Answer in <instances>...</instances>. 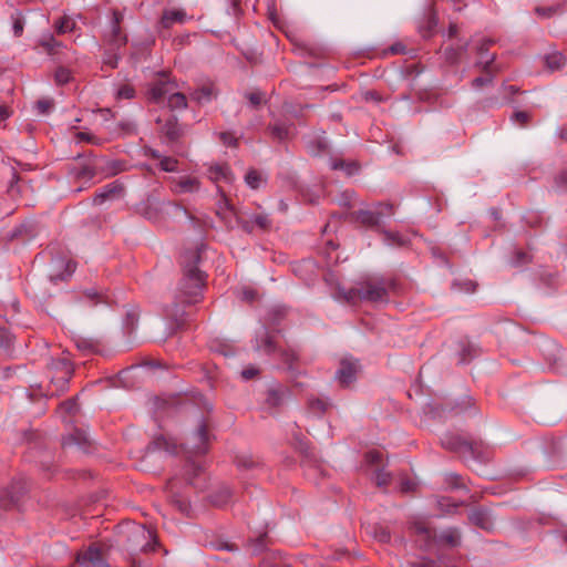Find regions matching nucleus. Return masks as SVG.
Returning <instances> with one entry per match:
<instances>
[{
    "instance_id": "nucleus-1",
    "label": "nucleus",
    "mask_w": 567,
    "mask_h": 567,
    "mask_svg": "<svg viewBox=\"0 0 567 567\" xmlns=\"http://www.w3.org/2000/svg\"><path fill=\"white\" fill-rule=\"evenodd\" d=\"M202 248L186 250L181 257L183 277L175 296V308L179 305L192 306L202 300L203 289L206 285V276L199 270Z\"/></svg>"
},
{
    "instance_id": "nucleus-2",
    "label": "nucleus",
    "mask_w": 567,
    "mask_h": 567,
    "mask_svg": "<svg viewBox=\"0 0 567 567\" xmlns=\"http://www.w3.org/2000/svg\"><path fill=\"white\" fill-rule=\"evenodd\" d=\"M74 373V365L68 353L63 352L61 357L53 358L47 365V377L49 384L43 390L41 384L31 385L28 391L30 401L38 398H54L65 393L69 383Z\"/></svg>"
},
{
    "instance_id": "nucleus-3",
    "label": "nucleus",
    "mask_w": 567,
    "mask_h": 567,
    "mask_svg": "<svg viewBox=\"0 0 567 567\" xmlns=\"http://www.w3.org/2000/svg\"><path fill=\"white\" fill-rule=\"evenodd\" d=\"M396 282L393 279L368 278L357 282L348 290L338 288L337 298L348 303L357 301L386 302L389 300V290H394Z\"/></svg>"
},
{
    "instance_id": "nucleus-4",
    "label": "nucleus",
    "mask_w": 567,
    "mask_h": 567,
    "mask_svg": "<svg viewBox=\"0 0 567 567\" xmlns=\"http://www.w3.org/2000/svg\"><path fill=\"white\" fill-rule=\"evenodd\" d=\"M441 445L462 457H472L487 462L491 457L489 447L481 440H467L457 433H446L441 439Z\"/></svg>"
},
{
    "instance_id": "nucleus-5",
    "label": "nucleus",
    "mask_w": 567,
    "mask_h": 567,
    "mask_svg": "<svg viewBox=\"0 0 567 567\" xmlns=\"http://www.w3.org/2000/svg\"><path fill=\"white\" fill-rule=\"evenodd\" d=\"M395 207L391 203L379 202L371 208L358 209L349 214V220L359 227L381 231L384 218L393 216Z\"/></svg>"
},
{
    "instance_id": "nucleus-6",
    "label": "nucleus",
    "mask_w": 567,
    "mask_h": 567,
    "mask_svg": "<svg viewBox=\"0 0 567 567\" xmlns=\"http://www.w3.org/2000/svg\"><path fill=\"white\" fill-rule=\"evenodd\" d=\"M73 567H110L104 557V549L94 543L76 554Z\"/></svg>"
},
{
    "instance_id": "nucleus-7",
    "label": "nucleus",
    "mask_w": 567,
    "mask_h": 567,
    "mask_svg": "<svg viewBox=\"0 0 567 567\" xmlns=\"http://www.w3.org/2000/svg\"><path fill=\"white\" fill-rule=\"evenodd\" d=\"M156 123L161 125L159 132L171 146L177 145L186 133V126L179 124L175 115H169L165 120L158 117Z\"/></svg>"
},
{
    "instance_id": "nucleus-8",
    "label": "nucleus",
    "mask_w": 567,
    "mask_h": 567,
    "mask_svg": "<svg viewBox=\"0 0 567 567\" xmlns=\"http://www.w3.org/2000/svg\"><path fill=\"white\" fill-rule=\"evenodd\" d=\"M97 173L99 163L89 162L80 165H73L70 168V174L76 183L81 184L76 192H81L85 187H89L91 185V181Z\"/></svg>"
},
{
    "instance_id": "nucleus-9",
    "label": "nucleus",
    "mask_w": 567,
    "mask_h": 567,
    "mask_svg": "<svg viewBox=\"0 0 567 567\" xmlns=\"http://www.w3.org/2000/svg\"><path fill=\"white\" fill-rule=\"evenodd\" d=\"M176 89L177 84L175 81L171 80L167 74H161L159 79L148 90V100L154 103H161Z\"/></svg>"
},
{
    "instance_id": "nucleus-10",
    "label": "nucleus",
    "mask_w": 567,
    "mask_h": 567,
    "mask_svg": "<svg viewBox=\"0 0 567 567\" xmlns=\"http://www.w3.org/2000/svg\"><path fill=\"white\" fill-rule=\"evenodd\" d=\"M359 363L357 360L343 359L340 362V367L336 372V379L341 386L347 388L354 382L359 372Z\"/></svg>"
},
{
    "instance_id": "nucleus-11",
    "label": "nucleus",
    "mask_w": 567,
    "mask_h": 567,
    "mask_svg": "<svg viewBox=\"0 0 567 567\" xmlns=\"http://www.w3.org/2000/svg\"><path fill=\"white\" fill-rule=\"evenodd\" d=\"M410 530L416 536V542L422 549L427 550L432 545L436 544L437 535L424 522L412 523Z\"/></svg>"
},
{
    "instance_id": "nucleus-12",
    "label": "nucleus",
    "mask_w": 567,
    "mask_h": 567,
    "mask_svg": "<svg viewBox=\"0 0 567 567\" xmlns=\"http://www.w3.org/2000/svg\"><path fill=\"white\" fill-rule=\"evenodd\" d=\"M209 445V433L208 426L205 421H202L198 425L196 433L194 434V444L192 445V453L196 455H203L208 452Z\"/></svg>"
},
{
    "instance_id": "nucleus-13",
    "label": "nucleus",
    "mask_w": 567,
    "mask_h": 567,
    "mask_svg": "<svg viewBox=\"0 0 567 567\" xmlns=\"http://www.w3.org/2000/svg\"><path fill=\"white\" fill-rule=\"evenodd\" d=\"M439 23V16L434 8H429L419 22L417 29L422 38L429 39L434 34Z\"/></svg>"
},
{
    "instance_id": "nucleus-14",
    "label": "nucleus",
    "mask_w": 567,
    "mask_h": 567,
    "mask_svg": "<svg viewBox=\"0 0 567 567\" xmlns=\"http://www.w3.org/2000/svg\"><path fill=\"white\" fill-rule=\"evenodd\" d=\"M207 177L214 183L231 184L234 182V174L226 163L210 165L207 169Z\"/></svg>"
},
{
    "instance_id": "nucleus-15",
    "label": "nucleus",
    "mask_w": 567,
    "mask_h": 567,
    "mask_svg": "<svg viewBox=\"0 0 567 567\" xmlns=\"http://www.w3.org/2000/svg\"><path fill=\"white\" fill-rule=\"evenodd\" d=\"M122 192V184H120L118 182L110 183L95 193L92 204L100 206L104 204L106 200L118 196Z\"/></svg>"
},
{
    "instance_id": "nucleus-16",
    "label": "nucleus",
    "mask_w": 567,
    "mask_h": 567,
    "mask_svg": "<svg viewBox=\"0 0 567 567\" xmlns=\"http://www.w3.org/2000/svg\"><path fill=\"white\" fill-rule=\"evenodd\" d=\"M468 520L475 525L476 527L485 530L493 532L494 530V522L486 509L475 508L468 515Z\"/></svg>"
},
{
    "instance_id": "nucleus-17",
    "label": "nucleus",
    "mask_w": 567,
    "mask_h": 567,
    "mask_svg": "<svg viewBox=\"0 0 567 567\" xmlns=\"http://www.w3.org/2000/svg\"><path fill=\"white\" fill-rule=\"evenodd\" d=\"M146 156L159 161L158 166L163 172H176L178 169V161L172 156H162L157 150L146 146L144 148Z\"/></svg>"
},
{
    "instance_id": "nucleus-18",
    "label": "nucleus",
    "mask_w": 567,
    "mask_h": 567,
    "mask_svg": "<svg viewBox=\"0 0 567 567\" xmlns=\"http://www.w3.org/2000/svg\"><path fill=\"white\" fill-rule=\"evenodd\" d=\"M199 179L192 176H182L177 179H174L171 186L175 194L195 193L199 189Z\"/></svg>"
},
{
    "instance_id": "nucleus-19",
    "label": "nucleus",
    "mask_w": 567,
    "mask_h": 567,
    "mask_svg": "<svg viewBox=\"0 0 567 567\" xmlns=\"http://www.w3.org/2000/svg\"><path fill=\"white\" fill-rule=\"evenodd\" d=\"M74 344L83 354H96L102 351V343L100 340L83 336L73 338Z\"/></svg>"
},
{
    "instance_id": "nucleus-20",
    "label": "nucleus",
    "mask_w": 567,
    "mask_h": 567,
    "mask_svg": "<svg viewBox=\"0 0 567 567\" xmlns=\"http://www.w3.org/2000/svg\"><path fill=\"white\" fill-rule=\"evenodd\" d=\"M187 14L183 9H165L159 20L162 29H169L174 23L183 24Z\"/></svg>"
},
{
    "instance_id": "nucleus-21",
    "label": "nucleus",
    "mask_w": 567,
    "mask_h": 567,
    "mask_svg": "<svg viewBox=\"0 0 567 567\" xmlns=\"http://www.w3.org/2000/svg\"><path fill=\"white\" fill-rule=\"evenodd\" d=\"M289 395L290 390L286 386L278 385L271 388L267 392L266 404L269 408H280Z\"/></svg>"
},
{
    "instance_id": "nucleus-22",
    "label": "nucleus",
    "mask_w": 567,
    "mask_h": 567,
    "mask_svg": "<svg viewBox=\"0 0 567 567\" xmlns=\"http://www.w3.org/2000/svg\"><path fill=\"white\" fill-rule=\"evenodd\" d=\"M291 42L301 55H309L313 58L323 56V49L309 40L291 39Z\"/></svg>"
},
{
    "instance_id": "nucleus-23",
    "label": "nucleus",
    "mask_w": 567,
    "mask_h": 567,
    "mask_svg": "<svg viewBox=\"0 0 567 567\" xmlns=\"http://www.w3.org/2000/svg\"><path fill=\"white\" fill-rule=\"evenodd\" d=\"M257 350H261L267 354L279 353L281 348L279 347L276 336L271 332H265L260 340L257 341Z\"/></svg>"
},
{
    "instance_id": "nucleus-24",
    "label": "nucleus",
    "mask_w": 567,
    "mask_h": 567,
    "mask_svg": "<svg viewBox=\"0 0 567 567\" xmlns=\"http://www.w3.org/2000/svg\"><path fill=\"white\" fill-rule=\"evenodd\" d=\"M436 544H444L449 547H457L461 545V533L456 527H449L444 529L436 537Z\"/></svg>"
},
{
    "instance_id": "nucleus-25",
    "label": "nucleus",
    "mask_w": 567,
    "mask_h": 567,
    "mask_svg": "<svg viewBox=\"0 0 567 567\" xmlns=\"http://www.w3.org/2000/svg\"><path fill=\"white\" fill-rule=\"evenodd\" d=\"M217 96V90L213 83L204 84L192 93V99L199 104L210 102Z\"/></svg>"
},
{
    "instance_id": "nucleus-26",
    "label": "nucleus",
    "mask_w": 567,
    "mask_h": 567,
    "mask_svg": "<svg viewBox=\"0 0 567 567\" xmlns=\"http://www.w3.org/2000/svg\"><path fill=\"white\" fill-rule=\"evenodd\" d=\"M25 491L27 488L24 482H13L11 489L6 492L8 499L1 501V506L7 508L14 505L19 501L20 496L25 493Z\"/></svg>"
},
{
    "instance_id": "nucleus-27",
    "label": "nucleus",
    "mask_w": 567,
    "mask_h": 567,
    "mask_svg": "<svg viewBox=\"0 0 567 567\" xmlns=\"http://www.w3.org/2000/svg\"><path fill=\"white\" fill-rule=\"evenodd\" d=\"M279 354L282 362L287 365L289 371L298 372V369L300 367V358L296 350L291 348L281 349Z\"/></svg>"
},
{
    "instance_id": "nucleus-28",
    "label": "nucleus",
    "mask_w": 567,
    "mask_h": 567,
    "mask_svg": "<svg viewBox=\"0 0 567 567\" xmlns=\"http://www.w3.org/2000/svg\"><path fill=\"white\" fill-rule=\"evenodd\" d=\"M233 496V492L228 486H220L216 491L212 493L210 503L216 507H224L226 506Z\"/></svg>"
},
{
    "instance_id": "nucleus-29",
    "label": "nucleus",
    "mask_w": 567,
    "mask_h": 567,
    "mask_svg": "<svg viewBox=\"0 0 567 567\" xmlns=\"http://www.w3.org/2000/svg\"><path fill=\"white\" fill-rule=\"evenodd\" d=\"M153 446L156 450L165 451L171 454H178L183 450V445H177L175 440L165 436H158L153 441Z\"/></svg>"
},
{
    "instance_id": "nucleus-30",
    "label": "nucleus",
    "mask_w": 567,
    "mask_h": 567,
    "mask_svg": "<svg viewBox=\"0 0 567 567\" xmlns=\"http://www.w3.org/2000/svg\"><path fill=\"white\" fill-rule=\"evenodd\" d=\"M73 444L86 450L90 446V441L85 432L76 429L63 440V446H70Z\"/></svg>"
},
{
    "instance_id": "nucleus-31",
    "label": "nucleus",
    "mask_w": 567,
    "mask_h": 567,
    "mask_svg": "<svg viewBox=\"0 0 567 567\" xmlns=\"http://www.w3.org/2000/svg\"><path fill=\"white\" fill-rule=\"evenodd\" d=\"M203 474V467L194 462H187L185 465V475L188 484L196 488H204V484H197L196 478Z\"/></svg>"
},
{
    "instance_id": "nucleus-32",
    "label": "nucleus",
    "mask_w": 567,
    "mask_h": 567,
    "mask_svg": "<svg viewBox=\"0 0 567 567\" xmlns=\"http://www.w3.org/2000/svg\"><path fill=\"white\" fill-rule=\"evenodd\" d=\"M39 45L49 54L56 55L63 48V43L58 41L52 34L43 35L39 40Z\"/></svg>"
},
{
    "instance_id": "nucleus-33",
    "label": "nucleus",
    "mask_w": 567,
    "mask_h": 567,
    "mask_svg": "<svg viewBox=\"0 0 567 567\" xmlns=\"http://www.w3.org/2000/svg\"><path fill=\"white\" fill-rule=\"evenodd\" d=\"M307 404H308L309 411L316 415L324 414L331 406V403L329 402L328 399L316 398V396H309Z\"/></svg>"
},
{
    "instance_id": "nucleus-34",
    "label": "nucleus",
    "mask_w": 567,
    "mask_h": 567,
    "mask_svg": "<svg viewBox=\"0 0 567 567\" xmlns=\"http://www.w3.org/2000/svg\"><path fill=\"white\" fill-rule=\"evenodd\" d=\"M380 234L383 235L384 243L389 246L405 247L410 243L408 238H405L398 231H390L382 228Z\"/></svg>"
},
{
    "instance_id": "nucleus-35",
    "label": "nucleus",
    "mask_w": 567,
    "mask_h": 567,
    "mask_svg": "<svg viewBox=\"0 0 567 567\" xmlns=\"http://www.w3.org/2000/svg\"><path fill=\"white\" fill-rule=\"evenodd\" d=\"M126 169V164L123 161H107L104 165L99 164V172L105 176H114Z\"/></svg>"
},
{
    "instance_id": "nucleus-36",
    "label": "nucleus",
    "mask_w": 567,
    "mask_h": 567,
    "mask_svg": "<svg viewBox=\"0 0 567 567\" xmlns=\"http://www.w3.org/2000/svg\"><path fill=\"white\" fill-rule=\"evenodd\" d=\"M565 1L558 2L548 7H536L535 13L540 18H551L556 14H561L565 11Z\"/></svg>"
},
{
    "instance_id": "nucleus-37",
    "label": "nucleus",
    "mask_w": 567,
    "mask_h": 567,
    "mask_svg": "<svg viewBox=\"0 0 567 567\" xmlns=\"http://www.w3.org/2000/svg\"><path fill=\"white\" fill-rule=\"evenodd\" d=\"M111 34L109 37V43L113 49H120L125 47L127 43V35L123 32L122 28L111 27Z\"/></svg>"
},
{
    "instance_id": "nucleus-38",
    "label": "nucleus",
    "mask_w": 567,
    "mask_h": 567,
    "mask_svg": "<svg viewBox=\"0 0 567 567\" xmlns=\"http://www.w3.org/2000/svg\"><path fill=\"white\" fill-rule=\"evenodd\" d=\"M545 63L550 71H557L566 64V58L560 52H554L545 58Z\"/></svg>"
},
{
    "instance_id": "nucleus-39",
    "label": "nucleus",
    "mask_w": 567,
    "mask_h": 567,
    "mask_svg": "<svg viewBox=\"0 0 567 567\" xmlns=\"http://www.w3.org/2000/svg\"><path fill=\"white\" fill-rule=\"evenodd\" d=\"M168 107L171 110H181L187 107V99L185 94L176 92L175 90L167 97Z\"/></svg>"
},
{
    "instance_id": "nucleus-40",
    "label": "nucleus",
    "mask_w": 567,
    "mask_h": 567,
    "mask_svg": "<svg viewBox=\"0 0 567 567\" xmlns=\"http://www.w3.org/2000/svg\"><path fill=\"white\" fill-rule=\"evenodd\" d=\"M466 50L467 43L457 48L449 47L444 51L445 60L450 64H456L460 61L461 56L466 52Z\"/></svg>"
},
{
    "instance_id": "nucleus-41",
    "label": "nucleus",
    "mask_w": 567,
    "mask_h": 567,
    "mask_svg": "<svg viewBox=\"0 0 567 567\" xmlns=\"http://www.w3.org/2000/svg\"><path fill=\"white\" fill-rule=\"evenodd\" d=\"M268 132L270 133L271 137L281 142L288 138L290 130L289 126L286 124H270L268 126Z\"/></svg>"
},
{
    "instance_id": "nucleus-42",
    "label": "nucleus",
    "mask_w": 567,
    "mask_h": 567,
    "mask_svg": "<svg viewBox=\"0 0 567 567\" xmlns=\"http://www.w3.org/2000/svg\"><path fill=\"white\" fill-rule=\"evenodd\" d=\"M73 80V73L65 66H58L54 72V81L56 85H65Z\"/></svg>"
},
{
    "instance_id": "nucleus-43",
    "label": "nucleus",
    "mask_w": 567,
    "mask_h": 567,
    "mask_svg": "<svg viewBox=\"0 0 567 567\" xmlns=\"http://www.w3.org/2000/svg\"><path fill=\"white\" fill-rule=\"evenodd\" d=\"M447 486L452 489H467L466 484L463 481V477L456 473H449L444 478Z\"/></svg>"
},
{
    "instance_id": "nucleus-44",
    "label": "nucleus",
    "mask_w": 567,
    "mask_h": 567,
    "mask_svg": "<svg viewBox=\"0 0 567 567\" xmlns=\"http://www.w3.org/2000/svg\"><path fill=\"white\" fill-rule=\"evenodd\" d=\"M245 182L250 188L258 189L262 183V177L257 169L250 168L245 176Z\"/></svg>"
},
{
    "instance_id": "nucleus-45",
    "label": "nucleus",
    "mask_w": 567,
    "mask_h": 567,
    "mask_svg": "<svg viewBox=\"0 0 567 567\" xmlns=\"http://www.w3.org/2000/svg\"><path fill=\"white\" fill-rule=\"evenodd\" d=\"M74 28H75V22L66 16L62 17L55 23V30H56L58 34H64L68 32H72L74 30Z\"/></svg>"
},
{
    "instance_id": "nucleus-46",
    "label": "nucleus",
    "mask_w": 567,
    "mask_h": 567,
    "mask_svg": "<svg viewBox=\"0 0 567 567\" xmlns=\"http://www.w3.org/2000/svg\"><path fill=\"white\" fill-rule=\"evenodd\" d=\"M78 409H79V406H78V398L74 396V398H71V399H68V400L63 401L59 405L58 410H59V412H64L68 415H73V414H75Z\"/></svg>"
},
{
    "instance_id": "nucleus-47",
    "label": "nucleus",
    "mask_w": 567,
    "mask_h": 567,
    "mask_svg": "<svg viewBox=\"0 0 567 567\" xmlns=\"http://www.w3.org/2000/svg\"><path fill=\"white\" fill-rule=\"evenodd\" d=\"M135 96V89L131 84H123L116 91V100H132Z\"/></svg>"
},
{
    "instance_id": "nucleus-48",
    "label": "nucleus",
    "mask_w": 567,
    "mask_h": 567,
    "mask_svg": "<svg viewBox=\"0 0 567 567\" xmlns=\"http://www.w3.org/2000/svg\"><path fill=\"white\" fill-rule=\"evenodd\" d=\"M532 261V256L524 251V250H515L514 252V257H513V266L515 267H520V266H524V265H527Z\"/></svg>"
},
{
    "instance_id": "nucleus-49",
    "label": "nucleus",
    "mask_w": 567,
    "mask_h": 567,
    "mask_svg": "<svg viewBox=\"0 0 567 567\" xmlns=\"http://www.w3.org/2000/svg\"><path fill=\"white\" fill-rule=\"evenodd\" d=\"M495 58H496L495 54H492V55L487 56L486 53H485L483 55H480V58H478V60L476 62V65L481 66L483 72L489 73L491 70H495L492 66L493 62L495 61Z\"/></svg>"
},
{
    "instance_id": "nucleus-50",
    "label": "nucleus",
    "mask_w": 567,
    "mask_h": 567,
    "mask_svg": "<svg viewBox=\"0 0 567 567\" xmlns=\"http://www.w3.org/2000/svg\"><path fill=\"white\" fill-rule=\"evenodd\" d=\"M374 481L378 486H388L391 482V474L385 472L384 468H375Z\"/></svg>"
},
{
    "instance_id": "nucleus-51",
    "label": "nucleus",
    "mask_w": 567,
    "mask_h": 567,
    "mask_svg": "<svg viewBox=\"0 0 567 567\" xmlns=\"http://www.w3.org/2000/svg\"><path fill=\"white\" fill-rule=\"evenodd\" d=\"M365 462L371 465L379 468V466L382 464L383 454L379 451H369L365 453Z\"/></svg>"
},
{
    "instance_id": "nucleus-52",
    "label": "nucleus",
    "mask_w": 567,
    "mask_h": 567,
    "mask_svg": "<svg viewBox=\"0 0 567 567\" xmlns=\"http://www.w3.org/2000/svg\"><path fill=\"white\" fill-rule=\"evenodd\" d=\"M512 121L516 124H518L519 126L524 127V126H527L530 118H532V115L530 113L528 112H525V111H516L513 115H512Z\"/></svg>"
},
{
    "instance_id": "nucleus-53",
    "label": "nucleus",
    "mask_w": 567,
    "mask_h": 567,
    "mask_svg": "<svg viewBox=\"0 0 567 567\" xmlns=\"http://www.w3.org/2000/svg\"><path fill=\"white\" fill-rule=\"evenodd\" d=\"M218 136L226 146L236 148L239 145V140L231 132H220Z\"/></svg>"
},
{
    "instance_id": "nucleus-54",
    "label": "nucleus",
    "mask_w": 567,
    "mask_h": 567,
    "mask_svg": "<svg viewBox=\"0 0 567 567\" xmlns=\"http://www.w3.org/2000/svg\"><path fill=\"white\" fill-rule=\"evenodd\" d=\"M252 221L255 226H257L261 230H268L271 227V220L265 214H258L252 216Z\"/></svg>"
},
{
    "instance_id": "nucleus-55",
    "label": "nucleus",
    "mask_w": 567,
    "mask_h": 567,
    "mask_svg": "<svg viewBox=\"0 0 567 567\" xmlns=\"http://www.w3.org/2000/svg\"><path fill=\"white\" fill-rule=\"evenodd\" d=\"M118 130L123 135H133L136 134V124L130 120L121 121L117 124Z\"/></svg>"
},
{
    "instance_id": "nucleus-56",
    "label": "nucleus",
    "mask_w": 567,
    "mask_h": 567,
    "mask_svg": "<svg viewBox=\"0 0 567 567\" xmlns=\"http://www.w3.org/2000/svg\"><path fill=\"white\" fill-rule=\"evenodd\" d=\"M495 70H491L489 73H486L485 76H477L472 81V86L474 89H481L484 85L491 84L493 82Z\"/></svg>"
},
{
    "instance_id": "nucleus-57",
    "label": "nucleus",
    "mask_w": 567,
    "mask_h": 567,
    "mask_svg": "<svg viewBox=\"0 0 567 567\" xmlns=\"http://www.w3.org/2000/svg\"><path fill=\"white\" fill-rule=\"evenodd\" d=\"M406 53V47L402 42H395L392 45H390L388 49L383 50L382 55H399V54H405Z\"/></svg>"
},
{
    "instance_id": "nucleus-58",
    "label": "nucleus",
    "mask_w": 567,
    "mask_h": 567,
    "mask_svg": "<svg viewBox=\"0 0 567 567\" xmlns=\"http://www.w3.org/2000/svg\"><path fill=\"white\" fill-rule=\"evenodd\" d=\"M12 19H13V24H12L13 34L16 37H21L23 33L24 20L20 13H17L16 16H13Z\"/></svg>"
},
{
    "instance_id": "nucleus-59",
    "label": "nucleus",
    "mask_w": 567,
    "mask_h": 567,
    "mask_svg": "<svg viewBox=\"0 0 567 567\" xmlns=\"http://www.w3.org/2000/svg\"><path fill=\"white\" fill-rule=\"evenodd\" d=\"M172 497H173V503L176 505L178 511L183 514L188 515L189 511H190L189 502L186 498H181V497H177L174 495H172Z\"/></svg>"
},
{
    "instance_id": "nucleus-60",
    "label": "nucleus",
    "mask_w": 567,
    "mask_h": 567,
    "mask_svg": "<svg viewBox=\"0 0 567 567\" xmlns=\"http://www.w3.org/2000/svg\"><path fill=\"white\" fill-rule=\"evenodd\" d=\"M35 107L40 114L45 115V114H49L50 111L52 110L53 102L48 99L39 100L35 103Z\"/></svg>"
},
{
    "instance_id": "nucleus-61",
    "label": "nucleus",
    "mask_w": 567,
    "mask_h": 567,
    "mask_svg": "<svg viewBox=\"0 0 567 567\" xmlns=\"http://www.w3.org/2000/svg\"><path fill=\"white\" fill-rule=\"evenodd\" d=\"M439 506L446 513L452 514L456 511V508L460 506L457 503H450V498L442 497L439 499ZM463 503H461L462 505Z\"/></svg>"
},
{
    "instance_id": "nucleus-62",
    "label": "nucleus",
    "mask_w": 567,
    "mask_h": 567,
    "mask_svg": "<svg viewBox=\"0 0 567 567\" xmlns=\"http://www.w3.org/2000/svg\"><path fill=\"white\" fill-rule=\"evenodd\" d=\"M76 137L81 142H86V143H90V144H93V145H100L101 144V140L99 137H96L95 135H92L90 133H86V132H79L76 134Z\"/></svg>"
},
{
    "instance_id": "nucleus-63",
    "label": "nucleus",
    "mask_w": 567,
    "mask_h": 567,
    "mask_svg": "<svg viewBox=\"0 0 567 567\" xmlns=\"http://www.w3.org/2000/svg\"><path fill=\"white\" fill-rule=\"evenodd\" d=\"M251 106L257 107L262 103L264 94L260 91H254L246 94Z\"/></svg>"
},
{
    "instance_id": "nucleus-64",
    "label": "nucleus",
    "mask_w": 567,
    "mask_h": 567,
    "mask_svg": "<svg viewBox=\"0 0 567 567\" xmlns=\"http://www.w3.org/2000/svg\"><path fill=\"white\" fill-rule=\"evenodd\" d=\"M363 100L367 101V102H375V103H381L384 101L383 96L378 92V91H374V90H369V91H365L363 94Z\"/></svg>"
}]
</instances>
